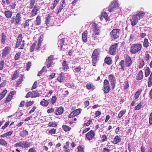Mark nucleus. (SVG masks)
I'll use <instances>...</instances> for the list:
<instances>
[{"label": "nucleus", "mask_w": 152, "mask_h": 152, "mask_svg": "<svg viewBox=\"0 0 152 152\" xmlns=\"http://www.w3.org/2000/svg\"><path fill=\"white\" fill-rule=\"evenodd\" d=\"M142 48V45L140 44H132L130 47V51L133 54H135L140 52Z\"/></svg>", "instance_id": "f257e3e1"}, {"label": "nucleus", "mask_w": 152, "mask_h": 152, "mask_svg": "<svg viewBox=\"0 0 152 152\" xmlns=\"http://www.w3.org/2000/svg\"><path fill=\"white\" fill-rule=\"evenodd\" d=\"M22 34H19L18 37L17 42L15 48H17L20 47L19 49H23L25 43V41L22 40Z\"/></svg>", "instance_id": "f03ea898"}, {"label": "nucleus", "mask_w": 152, "mask_h": 152, "mask_svg": "<svg viewBox=\"0 0 152 152\" xmlns=\"http://www.w3.org/2000/svg\"><path fill=\"white\" fill-rule=\"evenodd\" d=\"M35 25V21L33 19L27 20L24 23L23 27L24 28L33 27Z\"/></svg>", "instance_id": "7ed1b4c3"}, {"label": "nucleus", "mask_w": 152, "mask_h": 152, "mask_svg": "<svg viewBox=\"0 0 152 152\" xmlns=\"http://www.w3.org/2000/svg\"><path fill=\"white\" fill-rule=\"evenodd\" d=\"M31 143L27 141H22L15 144L14 146L16 147H20L22 148H27L30 146Z\"/></svg>", "instance_id": "20e7f679"}, {"label": "nucleus", "mask_w": 152, "mask_h": 152, "mask_svg": "<svg viewBox=\"0 0 152 152\" xmlns=\"http://www.w3.org/2000/svg\"><path fill=\"white\" fill-rule=\"evenodd\" d=\"M120 30L119 29L115 28L112 30L110 33V35L113 39H115L118 37Z\"/></svg>", "instance_id": "39448f33"}, {"label": "nucleus", "mask_w": 152, "mask_h": 152, "mask_svg": "<svg viewBox=\"0 0 152 152\" xmlns=\"http://www.w3.org/2000/svg\"><path fill=\"white\" fill-rule=\"evenodd\" d=\"M103 91L104 93H108L110 90L108 81L107 80H105L104 82Z\"/></svg>", "instance_id": "423d86ee"}, {"label": "nucleus", "mask_w": 152, "mask_h": 152, "mask_svg": "<svg viewBox=\"0 0 152 152\" xmlns=\"http://www.w3.org/2000/svg\"><path fill=\"white\" fill-rule=\"evenodd\" d=\"M118 8V5L117 1H115L112 2L108 8L109 12H111L116 9Z\"/></svg>", "instance_id": "0eeeda50"}, {"label": "nucleus", "mask_w": 152, "mask_h": 152, "mask_svg": "<svg viewBox=\"0 0 152 152\" xmlns=\"http://www.w3.org/2000/svg\"><path fill=\"white\" fill-rule=\"evenodd\" d=\"M40 9V7L36 4L33 7V9L31 13V16L33 17L36 15L37 14V11H39Z\"/></svg>", "instance_id": "6e6552de"}, {"label": "nucleus", "mask_w": 152, "mask_h": 152, "mask_svg": "<svg viewBox=\"0 0 152 152\" xmlns=\"http://www.w3.org/2000/svg\"><path fill=\"white\" fill-rule=\"evenodd\" d=\"M109 79L111 84L112 88V89H113L115 88V78L113 75H110L109 76Z\"/></svg>", "instance_id": "1a4fd4ad"}, {"label": "nucleus", "mask_w": 152, "mask_h": 152, "mask_svg": "<svg viewBox=\"0 0 152 152\" xmlns=\"http://www.w3.org/2000/svg\"><path fill=\"white\" fill-rule=\"evenodd\" d=\"M117 46L118 45L117 44H115L111 46L109 51V53L110 54L113 55H115L117 51Z\"/></svg>", "instance_id": "9d476101"}, {"label": "nucleus", "mask_w": 152, "mask_h": 152, "mask_svg": "<svg viewBox=\"0 0 152 152\" xmlns=\"http://www.w3.org/2000/svg\"><path fill=\"white\" fill-rule=\"evenodd\" d=\"M92 25L93 28V31L94 32V33L95 35H99L100 31L99 27L95 23H94Z\"/></svg>", "instance_id": "9b49d317"}, {"label": "nucleus", "mask_w": 152, "mask_h": 152, "mask_svg": "<svg viewBox=\"0 0 152 152\" xmlns=\"http://www.w3.org/2000/svg\"><path fill=\"white\" fill-rule=\"evenodd\" d=\"M46 16L45 24L47 26H49L51 25L53 21L51 19L52 16L49 14Z\"/></svg>", "instance_id": "f8f14e48"}, {"label": "nucleus", "mask_w": 152, "mask_h": 152, "mask_svg": "<svg viewBox=\"0 0 152 152\" xmlns=\"http://www.w3.org/2000/svg\"><path fill=\"white\" fill-rule=\"evenodd\" d=\"M95 133L94 131L91 130L86 134V137L88 140H92L95 136Z\"/></svg>", "instance_id": "ddd939ff"}, {"label": "nucleus", "mask_w": 152, "mask_h": 152, "mask_svg": "<svg viewBox=\"0 0 152 152\" xmlns=\"http://www.w3.org/2000/svg\"><path fill=\"white\" fill-rule=\"evenodd\" d=\"M11 48L9 47H6L3 50L2 53V57H5L9 53Z\"/></svg>", "instance_id": "4468645a"}, {"label": "nucleus", "mask_w": 152, "mask_h": 152, "mask_svg": "<svg viewBox=\"0 0 152 152\" xmlns=\"http://www.w3.org/2000/svg\"><path fill=\"white\" fill-rule=\"evenodd\" d=\"M132 63L131 59L129 56L126 57L125 60V66L129 67L130 66Z\"/></svg>", "instance_id": "2eb2a0df"}, {"label": "nucleus", "mask_w": 152, "mask_h": 152, "mask_svg": "<svg viewBox=\"0 0 152 152\" xmlns=\"http://www.w3.org/2000/svg\"><path fill=\"white\" fill-rule=\"evenodd\" d=\"M145 15V12L143 11H137L136 14H134V15L136 16L139 20H140L141 18H143Z\"/></svg>", "instance_id": "dca6fc26"}, {"label": "nucleus", "mask_w": 152, "mask_h": 152, "mask_svg": "<svg viewBox=\"0 0 152 152\" xmlns=\"http://www.w3.org/2000/svg\"><path fill=\"white\" fill-rule=\"evenodd\" d=\"M21 18L20 13H17L15 18V25H18L20 23Z\"/></svg>", "instance_id": "f3484780"}, {"label": "nucleus", "mask_w": 152, "mask_h": 152, "mask_svg": "<svg viewBox=\"0 0 152 152\" xmlns=\"http://www.w3.org/2000/svg\"><path fill=\"white\" fill-rule=\"evenodd\" d=\"M139 20L136 16L133 15L132 16V19L131 20V25L132 26L136 25Z\"/></svg>", "instance_id": "a211bd4d"}, {"label": "nucleus", "mask_w": 152, "mask_h": 152, "mask_svg": "<svg viewBox=\"0 0 152 152\" xmlns=\"http://www.w3.org/2000/svg\"><path fill=\"white\" fill-rule=\"evenodd\" d=\"M53 57L52 56H50L48 57V59H47V67L48 68L53 63Z\"/></svg>", "instance_id": "6ab92c4d"}, {"label": "nucleus", "mask_w": 152, "mask_h": 152, "mask_svg": "<svg viewBox=\"0 0 152 152\" xmlns=\"http://www.w3.org/2000/svg\"><path fill=\"white\" fill-rule=\"evenodd\" d=\"M49 102V100H47L43 99L40 102V104L42 106L46 107L48 105Z\"/></svg>", "instance_id": "aec40b11"}, {"label": "nucleus", "mask_w": 152, "mask_h": 152, "mask_svg": "<svg viewBox=\"0 0 152 152\" xmlns=\"http://www.w3.org/2000/svg\"><path fill=\"white\" fill-rule=\"evenodd\" d=\"M65 0H62L61 1L60 6L57 9V14L60 12L63 9V7L65 6Z\"/></svg>", "instance_id": "412c9836"}, {"label": "nucleus", "mask_w": 152, "mask_h": 152, "mask_svg": "<svg viewBox=\"0 0 152 152\" xmlns=\"http://www.w3.org/2000/svg\"><path fill=\"white\" fill-rule=\"evenodd\" d=\"M87 31H85L82 34V39L84 42H87Z\"/></svg>", "instance_id": "4be33fe9"}, {"label": "nucleus", "mask_w": 152, "mask_h": 152, "mask_svg": "<svg viewBox=\"0 0 152 152\" xmlns=\"http://www.w3.org/2000/svg\"><path fill=\"white\" fill-rule=\"evenodd\" d=\"M4 14L6 17L7 18H11L12 15V12L9 10L5 11Z\"/></svg>", "instance_id": "5701e85b"}, {"label": "nucleus", "mask_w": 152, "mask_h": 152, "mask_svg": "<svg viewBox=\"0 0 152 152\" xmlns=\"http://www.w3.org/2000/svg\"><path fill=\"white\" fill-rule=\"evenodd\" d=\"M121 140V138L118 136H116L115 137L112 142L114 144H117L118 142H120Z\"/></svg>", "instance_id": "b1692460"}, {"label": "nucleus", "mask_w": 152, "mask_h": 152, "mask_svg": "<svg viewBox=\"0 0 152 152\" xmlns=\"http://www.w3.org/2000/svg\"><path fill=\"white\" fill-rule=\"evenodd\" d=\"M68 63L66 61H63L62 63V66H63V69H69V67L68 66Z\"/></svg>", "instance_id": "393cba45"}, {"label": "nucleus", "mask_w": 152, "mask_h": 152, "mask_svg": "<svg viewBox=\"0 0 152 152\" xmlns=\"http://www.w3.org/2000/svg\"><path fill=\"white\" fill-rule=\"evenodd\" d=\"M92 61L93 65L94 66H95L96 63L97 61L98 56H95V55L93 56L92 55Z\"/></svg>", "instance_id": "a878e982"}, {"label": "nucleus", "mask_w": 152, "mask_h": 152, "mask_svg": "<svg viewBox=\"0 0 152 152\" xmlns=\"http://www.w3.org/2000/svg\"><path fill=\"white\" fill-rule=\"evenodd\" d=\"M64 110L61 107H59L57 111L56 112L57 115H61L63 113Z\"/></svg>", "instance_id": "bb28decb"}, {"label": "nucleus", "mask_w": 152, "mask_h": 152, "mask_svg": "<svg viewBox=\"0 0 152 152\" xmlns=\"http://www.w3.org/2000/svg\"><path fill=\"white\" fill-rule=\"evenodd\" d=\"M143 77V72L142 70H140L139 72L137 75L136 77V79L137 80H140L142 79Z\"/></svg>", "instance_id": "cd10ccee"}, {"label": "nucleus", "mask_w": 152, "mask_h": 152, "mask_svg": "<svg viewBox=\"0 0 152 152\" xmlns=\"http://www.w3.org/2000/svg\"><path fill=\"white\" fill-rule=\"evenodd\" d=\"M64 39H61L58 41V47H59L61 50H62L63 45H64Z\"/></svg>", "instance_id": "c85d7f7f"}, {"label": "nucleus", "mask_w": 152, "mask_h": 152, "mask_svg": "<svg viewBox=\"0 0 152 152\" xmlns=\"http://www.w3.org/2000/svg\"><path fill=\"white\" fill-rule=\"evenodd\" d=\"M104 61L105 63L109 65H110L112 63V60L109 57H106Z\"/></svg>", "instance_id": "c756f323"}, {"label": "nucleus", "mask_w": 152, "mask_h": 152, "mask_svg": "<svg viewBox=\"0 0 152 152\" xmlns=\"http://www.w3.org/2000/svg\"><path fill=\"white\" fill-rule=\"evenodd\" d=\"M152 86V72H151L149 78L148 79V86L151 87Z\"/></svg>", "instance_id": "7c9ffc66"}, {"label": "nucleus", "mask_w": 152, "mask_h": 152, "mask_svg": "<svg viewBox=\"0 0 152 152\" xmlns=\"http://www.w3.org/2000/svg\"><path fill=\"white\" fill-rule=\"evenodd\" d=\"M63 73L61 72L57 79V80L60 82H63L64 80V77L63 76Z\"/></svg>", "instance_id": "2f4dec72"}, {"label": "nucleus", "mask_w": 152, "mask_h": 152, "mask_svg": "<svg viewBox=\"0 0 152 152\" xmlns=\"http://www.w3.org/2000/svg\"><path fill=\"white\" fill-rule=\"evenodd\" d=\"M142 91V90L139 89L135 93L134 96V99L135 100L137 99L139 97L140 95L141 94V92Z\"/></svg>", "instance_id": "473e14b6"}, {"label": "nucleus", "mask_w": 152, "mask_h": 152, "mask_svg": "<svg viewBox=\"0 0 152 152\" xmlns=\"http://www.w3.org/2000/svg\"><path fill=\"white\" fill-rule=\"evenodd\" d=\"M41 17L39 15L37 16L36 18V25H39L41 24Z\"/></svg>", "instance_id": "72a5a7b5"}, {"label": "nucleus", "mask_w": 152, "mask_h": 152, "mask_svg": "<svg viewBox=\"0 0 152 152\" xmlns=\"http://www.w3.org/2000/svg\"><path fill=\"white\" fill-rule=\"evenodd\" d=\"M102 16H103L107 20H108L109 19V18L108 16V15L107 13L104 11L102 12Z\"/></svg>", "instance_id": "f704fd0d"}, {"label": "nucleus", "mask_w": 152, "mask_h": 152, "mask_svg": "<svg viewBox=\"0 0 152 152\" xmlns=\"http://www.w3.org/2000/svg\"><path fill=\"white\" fill-rule=\"evenodd\" d=\"M32 96L31 98L36 97H38L39 96V94L38 93V92L37 91H33L32 92Z\"/></svg>", "instance_id": "c9c22d12"}, {"label": "nucleus", "mask_w": 152, "mask_h": 152, "mask_svg": "<svg viewBox=\"0 0 152 152\" xmlns=\"http://www.w3.org/2000/svg\"><path fill=\"white\" fill-rule=\"evenodd\" d=\"M7 143L5 140L2 138L0 139V145L5 146H7Z\"/></svg>", "instance_id": "e433bc0d"}, {"label": "nucleus", "mask_w": 152, "mask_h": 152, "mask_svg": "<svg viewBox=\"0 0 152 152\" xmlns=\"http://www.w3.org/2000/svg\"><path fill=\"white\" fill-rule=\"evenodd\" d=\"M37 0H30V6L29 8L30 9L33 8L35 4V2L37 1Z\"/></svg>", "instance_id": "4c0bfd02"}, {"label": "nucleus", "mask_w": 152, "mask_h": 152, "mask_svg": "<svg viewBox=\"0 0 152 152\" xmlns=\"http://www.w3.org/2000/svg\"><path fill=\"white\" fill-rule=\"evenodd\" d=\"M28 134V132L26 130H23L20 132V135L21 136L25 137Z\"/></svg>", "instance_id": "58836bf2"}, {"label": "nucleus", "mask_w": 152, "mask_h": 152, "mask_svg": "<svg viewBox=\"0 0 152 152\" xmlns=\"http://www.w3.org/2000/svg\"><path fill=\"white\" fill-rule=\"evenodd\" d=\"M35 43H36V46L35 47V50H38L41 45V42L39 41L38 42H36Z\"/></svg>", "instance_id": "ea45409f"}, {"label": "nucleus", "mask_w": 152, "mask_h": 152, "mask_svg": "<svg viewBox=\"0 0 152 152\" xmlns=\"http://www.w3.org/2000/svg\"><path fill=\"white\" fill-rule=\"evenodd\" d=\"M126 112V110H123L121 111L118 115V118H121L125 113Z\"/></svg>", "instance_id": "a19ab883"}, {"label": "nucleus", "mask_w": 152, "mask_h": 152, "mask_svg": "<svg viewBox=\"0 0 152 152\" xmlns=\"http://www.w3.org/2000/svg\"><path fill=\"white\" fill-rule=\"evenodd\" d=\"M145 76L146 77H147L149 75L150 73V72H151L150 70L148 67H147L145 69Z\"/></svg>", "instance_id": "79ce46f5"}, {"label": "nucleus", "mask_w": 152, "mask_h": 152, "mask_svg": "<svg viewBox=\"0 0 152 152\" xmlns=\"http://www.w3.org/2000/svg\"><path fill=\"white\" fill-rule=\"evenodd\" d=\"M100 50L99 49H96L93 51L92 54L93 56L95 55V56H98V55L99 54Z\"/></svg>", "instance_id": "37998d69"}, {"label": "nucleus", "mask_w": 152, "mask_h": 152, "mask_svg": "<svg viewBox=\"0 0 152 152\" xmlns=\"http://www.w3.org/2000/svg\"><path fill=\"white\" fill-rule=\"evenodd\" d=\"M119 65L121 66V69L123 70H124V67L125 66V61L123 60H121L120 62Z\"/></svg>", "instance_id": "c03bdc74"}, {"label": "nucleus", "mask_w": 152, "mask_h": 152, "mask_svg": "<svg viewBox=\"0 0 152 152\" xmlns=\"http://www.w3.org/2000/svg\"><path fill=\"white\" fill-rule=\"evenodd\" d=\"M47 71L46 67L45 66H44L42 69L39 72L38 74V76H40L41 75L42 73L44 72H46Z\"/></svg>", "instance_id": "a18cd8bd"}, {"label": "nucleus", "mask_w": 152, "mask_h": 152, "mask_svg": "<svg viewBox=\"0 0 152 152\" xmlns=\"http://www.w3.org/2000/svg\"><path fill=\"white\" fill-rule=\"evenodd\" d=\"M143 46L146 48L148 47L149 46L148 39L146 38L144 40Z\"/></svg>", "instance_id": "49530a36"}, {"label": "nucleus", "mask_w": 152, "mask_h": 152, "mask_svg": "<svg viewBox=\"0 0 152 152\" xmlns=\"http://www.w3.org/2000/svg\"><path fill=\"white\" fill-rule=\"evenodd\" d=\"M62 127L64 130L66 132L69 131L71 129V128L70 127L66 125H63Z\"/></svg>", "instance_id": "de8ad7c7"}, {"label": "nucleus", "mask_w": 152, "mask_h": 152, "mask_svg": "<svg viewBox=\"0 0 152 152\" xmlns=\"http://www.w3.org/2000/svg\"><path fill=\"white\" fill-rule=\"evenodd\" d=\"M18 76V74L17 71H15L14 74L13 75L12 77V79L14 80L17 78Z\"/></svg>", "instance_id": "09e8293b"}, {"label": "nucleus", "mask_w": 152, "mask_h": 152, "mask_svg": "<svg viewBox=\"0 0 152 152\" xmlns=\"http://www.w3.org/2000/svg\"><path fill=\"white\" fill-rule=\"evenodd\" d=\"M6 36L4 33H2L1 35V42L4 44L5 42Z\"/></svg>", "instance_id": "8fccbe9b"}, {"label": "nucleus", "mask_w": 152, "mask_h": 152, "mask_svg": "<svg viewBox=\"0 0 152 152\" xmlns=\"http://www.w3.org/2000/svg\"><path fill=\"white\" fill-rule=\"evenodd\" d=\"M7 92V90H4L0 94V96L1 97H2V98H3L5 96V94H6Z\"/></svg>", "instance_id": "3c124183"}, {"label": "nucleus", "mask_w": 152, "mask_h": 152, "mask_svg": "<svg viewBox=\"0 0 152 152\" xmlns=\"http://www.w3.org/2000/svg\"><path fill=\"white\" fill-rule=\"evenodd\" d=\"M24 76L23 75H22L21 76V78H19L18 80V82H17V84L18 85H19L21 83V82L23 81V78H24Z\"/></svg>", "instance_id": "603ef678"}, {"label": "nucleus", "mask_w": 152, "mask_h": 152, "mask_svg": "<svg viewBox=\"0 0 152 152\" xmlns=\"http://www.w3.org/2000/svg\"><path fill=\"white\" fill-rule=\"evenodd\" d=\"M36 43H35V42L32 44L30 48V50L31 52H32L34 51V49H35V47H36Z\"/></svg>", "instance_id": "864d4df0"}, {"label": "nucleus", "mask_w": 152, "mask_h": 152, "mask_svg": "<svg viewBox=\"0 0 152 152\" xmlns=\"http://www.w3.org/2000/svg\"><path fill=\"white\" fill-rule=\"evenodd\" d=\"M81 110L80 109H78L74 111V112L75 114V115H77L79 114L80 113Z\"/></svg>", "instance_id": "5fc2aeb1"}, {"label": "nucleus", "mask_w": 152, "mask_h": 152, "mask_svg": "<svg viewBox=\"0 0 152 152\" xmlns=\"http://www.w3.org/2000/svg\"><path fill=\"white\" fill-rule=\"evenodd\" d=\"M144 62L143 60H142L141 61H140L139 65V67L140 68H142L144 65Z\"/></svg>", "instance_id": "6e6d98bb"}, {"label": "nucleus", "mask_w": 152, "mask_h": 152, "mask_svg": "<svg viewBox=\"0 0 152 152\" xmlns=\"http://www.w3.org/2000/svg\"><path fill=\"white\" fill-rule=\"evenodd\" d=\"M20 53H18L16 54L15 57V59L17 60L19 59L20 56Z\"/></svg>", "instance_id": "4d7b16f0"}, {"label": "nucleus", "mask_w": 152, "mask_h": 152, "mask_svg": "<svg viewBox=\"0 0 152 152\" xmlns=\"http://www.w3.org/2000/svg\"><path fill=\"white\" fill-rule=\"evenodd\" d=\"M12 96L10 95V94H9L8 96L7 97L6 101L7 102H10Z\"/></svg>", "instance_id": "13d9d810"}, {"label": "nucleus", "mask_w": 152, "mask_h": 152, "mask_svg": "<svg viewBox=\"0 0 152 152\" xmlns=\"http://www.w3.org/2000/svg\"><path fill=\"white\" fill-rule=\"evenodd\" d=\"M56 96H53L52 98L51 99V102L52 104H53L56 102Z\"/></svg>", "instance_id": "bf43d9fd"}, {"label": "nucleus", "mask_w": 152, "mask_h": 152, "mask_svg": "<svg viewBox=\"0 0 152 152\" xmlns=\"http://www.w3.org/2000/svg\"><path fill=\"white\" fill-rule=\"evenodd\" d=\"M141 107V103H140L138 104L135 107V110H137L140 109Z\"/></svg>", "instance_id": "052dcab7"}, {"label": "nucleus", "mask_w": 152, "mask_h": 152, "mask_svg": "<svg viewBox=\"0 0 152 152\" xmlns=\"http://www.w3.org/2000/svg\"><path fill=\"white\" fill-rule=\"evenodd\" d=\"M34 103V102L33 101L31 102H27L26 103V105L27 107H28L30 106L31 105H32Z\"/></svg>", "instance_id": "680f3d73"}, {"label": "nucleus", "mask_w": 152, "mask_h": 152, "mask_svg": "<svg viewBox=\"0 0 152 152\" xmlns=\"http://www.w3.org/2000/svg\"><path fill=\"white\" fill-rule=\"evenodd\" d=\"M78 152H84L83 148L81 146H79L77 148Z\"/></svg>", "instance_id": "e2e57ef3"}, {"label": "nucleus", "mask_w": 152, "mask_h": 152, "mask_svg": "<svg viewBox=\"0 0 152 152\" xmlns=\"http://www.w3.org/2000/svg\"><path fill=\"white\" fill-rule=\"evenodd\" d=\"M102 142H104L107 140V137L106 135H103L102 136Z\"/></svg>", "instance_id": "0e129e2a"}, {"label": "nucleus", "mask_w": 152, "mask_h": 152, "mask_svg": "<svg viewBox=\"0 0 152 152\" xmlns=\"http://www.w3.org/2000/svg\"><path fill=\"white\" fill-rule=\"evenodd\" d=\"M4 62L3 60H2L0 63V70H1L3 68Z\"/></svg>", "instance_id": "69168bd1"}, {"label": "nucleus", "mask_w": 152, "mask_h": 152, "mask_svg": "<svg viewBox=\"0 0 152 152\" xmlns=\"http://www.w3.org/2000/svg\"><path fill=\"white\" fill-rule=\"evenodd\" d=\"M56 124L55 122H49V126L50 127H55L56 126Z\"/></svg>", "instance_id": "338daca9"}, {"label": "nucleus", "mask_w": 152, "mask_h": 152, "mask_svg": "<svg viewBox=\"0 0 152 152\" xmlns=\"http://www.w3.org/2000/svg\"><path fill=\"white\" fill-rule=\"evenodd\" d=\"M16 5V4L15 2L13 3L12 4L9 6L10 8L12 9H14L15 8Z\"/></svg>", "instance_id": "774afa93"}]
</instances>
